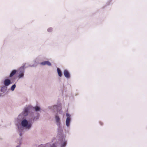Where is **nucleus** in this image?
I'll return each mask as SVG.
<instances>
[{"mask_svg": "<svg viewBox=\"0 0 147 147\" xmlns=\"http://www.w3.org/2000/svg\"><path fill=\"white\" fill-rule=\"evenodd\" d=\"M30 67H33V66H34V65H32V66H30Z\"/></svg>", "mask_w": 147, "mask_h": 147, "instance_id": "17", "label": "nucleus"}, {"mask_svg": "<svg viewBox=\"0 0 147 147\" xmlns=\"http://www.w3.org/2000/svg\"><path fill=\"white\" fill-rule=\"evenodd\" d=\"M34 110H35V111L36 112H38L40 110V107L38 106H36L35 107H34L33 108Z\"/></svg>", "mask_w": 147, "mask_h": 147, "instance_id": "10", "label": "nucleus"}, {"mask_svg": "<svg viewBox=\"0 0 147 147\" xmlns=\"http://www.w3.org/2000/svg\"><path fill=\"white\" fill-rule=\"evenodd\" d=\"M48 108L51 110L53 112H55L57 109V107L56 105H53L52 106H49Z\"/></svg>", "mask_w": 147, "mask_h": 147, "instance_id": "8", "label": "nucleus"}, {"mask_svg": "<svg viewBox=\"0 0 147 147\" xmlns=\"http://www.w3.org/2000/svg\"><path fill=\"white\" fill-rule=\"evenodd\" d=\"M11 84V82L9 79H5L4 81V85L6 86H8Z\"/></svg>", "mask_w": 147, "mask_h": 147, "instance_id": "4", "label": "nucleus"}, {"mask_svg": "<svg viewBox=\"0 0 147 147\" xmlns=\"http://www.w3.org/2000/svg\"><path fill=\"white\" fill-rule=\"evenodd\" d=\"M67 118L65 122L66 125L67 127H69L70 126V124L71 121V115L68 113L66 114Z\"/></svg>", "mask_w": 147, "mask_h": 147, "instance_id": "3", "label": "nucleus"}, {"mask_svg": "<svg viewBox=\"0 0 147 147\" xmlns=\"http://www.w3.org/2000/svg\"><path fill=\"white\" fill-rule=\"evenodd\" d=\"M55 123L58 127V131L61 134V138L59 140L55 143H47L46 146L47 147H64L67 144V141L65 140V138L62 135L63 132L62 128L61 126V121L58 113L55 115Z\"/></svg>", "mask_w": 147, "mask_h": 147, "instance_id": "2", "label": "nucleus"}, {"mask_svg": "<svg viewBox=\"0 0 147 147\" xmlns=\"http://www.w3.org/2000/svg\"><path fill=\"white\" fill-rule=\"evenodd\" d=\"M52 30V29L51 28H49L47 29V31L48 32H50Z\"/></svg>", "mask_w": 147, "mask_h": 147, "instance_id": "15", "label": "nucleus"}, {"mask_svg": "<svg viewBox=\"0 0 147 147\" xmlns=\"http://www.w3.org/2000/svg\"><path fill=\"white\" fill-rule=\"evenodd\" d=\"M24 76V74H19L18 76L19 78H23Z\"/></svg>", "mask_w": 147, "mask_h": 147, "instance_id": "13", "label": "nucleus"}, {"mask_svg": "<svg viewBox=\"0 0 147 147\" xmlns=\"http://www.w3.org/2000/svg\"><path fill=\"white\" fill-rule=\"evenodd\" d=\"M17 71L16 70H13L10 73L9 77H11L13 76L16 73Z\"/></svg>", "mask_w": 147, "mask_h": 147, "instance_id": "9", "label": "nucleus"}, {"mask_svg": "<svg viewBox=\"0 0 147 147\" xmlns=\"http://www.w3.org/2000/svg\"><path fill=\"white\" fill-rule=\"evenodd\" d=\"M30 107V106L25 107L23 111L17 118V121L18 123L20 122V124L17 125L18 130L19 133L20 137L19 140L16 141L19 145L16 146V147H20L22 138V136L24 132V129L27 130H30L34 121L39 119L38 115H36L34 113L28 115Z\"/></svg>", "mask_w": 147, "mask_h": 147, "instance_id": "1", "label": "nucleus"}, {"mask_svg": "<svg viewBox=\"0 0 147 147\" xmlns=\"http://www.w3.org/2000/svg\"><path fill=\"white\" fill-rule=\"evenodd\" d=\"M5 88L4 86H3L1 87V91L2 92H4V88Z\"/></svg>", "mask_w": 147, "mask_h": 147, "instance_id": "14", "label": "nucleus"}, {"mask_svg": "<svg viewBox=\"0 0 147 147\" xmlns=\"http://www.w3.org/2000/svg\"><path fill=\"white\" fill-rule=\"evenodd\" d=\"M25 65L24 66L21 67L18 70V74H24V67Z\"/></svg>", "mask_w": 147, "mask_h": 147, "instance_id": "6", "label": "nucleus"}, {"mask_svg": "<svg viewBox=\"0 0 147 147\" xmlns=\"http://www.w3.org/2000/svg\"><path fill=\"white\" fill-rule=\"evenodd\" d=\"M16 87V85L15 84L13 85L11 88L10 90L11 91H13Z\"/></svg>", "mask_w": 147, "mask_h": 147, "instance_id": "12", "label": "nucleus"}, {"mask_svg": "<svg viewBox=\"0 0 147 147\" xmlns=\"http://www.w3.org/2000/svg\"><path fill=\"white\" fill-rule=\"evenodd\" d=\"M63 74L66 78H70L69 73L67 70H65L63 71Z\"/></svg>", "mask_w": 147, "mask_h": 147, "instance_id": "7", "label": "nucleus"}, {"mask_svg": "<svg viewBox=\"0 0 147 147\" xmlns=\"http://www.w3.org/2000/svg\"><path fill=\"white\" fill-rule=\"evenodd\" d=\"M62 112V111H59V113H61Z\"/></svg>", "mask_w": 147, "mask_h": 147, "instance_id": "16", "label": "nucleus"}, {"mask_svg": "<svg viewBox=\"0 0 147 147\" xmlns=\"http://www.w3.org/2000/svg\"><path fill=\"white\" fill-rule=\"evenodd\" d=\"M57 71L59 76L60 77H61L62 76V74L61 71L59 68H57Z\"/></svg>", "mask_w": 147, "mask_h": 147, "instance_id": "11", "label": "nucleus"}, {"mask_svg": "<svg viewBox=\"0 0 147 147\" xmlns=\"http://www.w3.org/2000/svg\"><path fill=\"white\" fill-rule=\"evenodd\" d=\"M40 64L43 65H47L49 66H51V63L49 61H45L40 63Z\"/></svg>", "mask_w": 147, "mask_h": 147, "instance_id": "5", "label": "nucleus"}]
</instances>
